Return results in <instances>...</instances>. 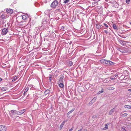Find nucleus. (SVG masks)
Returning <instances> with one entry per match:
<instances>
[{
    "instance_id": "nucleus-26",
    "label": "nucleus",
    "mask_w": 131,
    "mask_h": 131,
    "mask_svg": "<svg viewBox=\"0 0 131 131\" xmlns=\"http://www.w3.org/2000/svg\"><path fill=\"white\" fill-rule=\"evenodd\" d=\"M17 78V76H16L13 79L12 81L14 82L16 80Z\"/></svg>"
},
{
    "instance_id": "nucleus-6",
    "label": "nucleus",
    "mask_w": 131,
    "mask_h": 131,
    "mask_svg": "<svg viewBox=\"0 0 131 131\" xmlns=\"http://www.w3.org/2000/svg\"><path fill=\"white\" fill-rule=\"evenodd\" d=\"M25 109H23L18 111H17V114L18 115H20L22 114L25 112Z\"/></svg>"
},
{
    "instance_id": "nucleus-5",
    "label": "nucleus",
    "mask_w": 131,
    "mask_h": 131,
    "mask_svg": "<svg viewBox=\"0 0 131 131\" xmlns=\"http://www.w3.org/2000/svg\"><path fill=\"white\" fill-rule=\"evenodd\" d=\"M6 127L2 125H0V131H6Z\"/></svg>"
},
{
    "instance_id": "nucleus-39",
    "label": "nucleus",
    "mask_w": 131,
    "mask_h": 131,
    "mask_svg": "<svg viewBox=\"0 0 131 131\" xmlns=\"http://www.w3.org/2000/svg\"><path fill=\"white\" fill-rule=\"evenodd\" d=\"M96 27L97 28H98V25L97 24L96 25Z\"/></svg>"
},
{
    "instance_id": "nucleus-51",
    "label": "nucleus",
    "mask_w": 131,
    "mask_h": 131,
    "mask_svg": "<svg viewBox=\"0 0 131 131\" xmlns=\"http://www.w3.org/2000/svg\"><path fill=\"white\" fill-rule=\"evenodd\" d=\"M18 117V116H17V117Z\"/></svg>"
},
{
    "instance_id": "nucleus-49",
    "label": "nucleus",
    "mask_w": 131,
    "mask_h": 131,
    "mask_svg": "<svg viewBox=\"0 0 131 131\" xmlns=\"http://www.w3.org/2000/svg\"><path fill=\"white\" fill-rule=\"evenodd\" d=\"M84 131H86V130H84Z\"/></svg>"
},
{
    "instance_id": "nucleus-7",
    "label": "nucleus",
    "mask_w": 131,
    "mask_h": 131,
    "mask_svg": "<svg viewBox=\"0 0 131 131\" xmlns=\"http://www.w3.org/2000/svg\"><path fill=\"white\" fill-rule=\"evenodd\" d=\"M6 21V20H4L1 19H0V25L2 24H4Z\"/></svg>"
},
{
    "instance_id": "nucleus-16",
    "label": "nucleus",
    "mask_w": 131,
    "mask_h": 131,
    "mask_svg": "<svg viewBox=\"0 0 131 131\" xmlns=\"http://www.w3.org/2000/svg\"><path fill=\"white\" fill-rule=\"evenodd\" d=\"M109 125L108 123L106 124L105 125V127L103 128V130H105L106 129H108V126Z\"/></svg>"
},
{
    "instance_id": "nucleus-50",
    "label": "nucleus",
    "mask_w": 131,
    "mask_h": 131,
    "mask_svg": "<svg viewBox=\"0 0 131 131\" xmlns=\"http://www.w3.org/2000/svg\"><path fill=\"white\" fill-rule=\"evenodd\" d=\"M130 24H131V22H130Z\"/></svg>"
},
{
    "instance_id": "nucleus-21",
    "label": "nucleus",
    "mask_w": 131,
    "mask_h": 131,
    "mask_svg": "<svg viewBox=\"0 0 131 131\" xmlns=\"http://www.w3.org/2000/svg\"><path fill=\"white\" fill-rule=\"evenodd\" d=\"M122 130L123 131H127V128H126L124 126H123L122 127Z\"/></svg>"
},
{
    "instance_id": "nucleus-18",
    "label": "nucleus",
    "mask_w": 131,
    "mask_h": 131,
    "mask_svg": "<svg viewBox=\"0 0 131 131\" xmlns=\"http://www.w3.org/2000/svg\"><path fill=\"white\" fill-rule=\"evenodd\" d=\"M127 115V114L126 113H121V115L122 116H126Z\"/></svg>"
},
{
    "instance_id": "nucleus-42",
    "label": "nucleus",
    "mask_w": 131,
    "mask_h": 131,
    "mask_svg": "<svg viewBox=\"0 0 131 131\" xmlns=\"http://www.w3.org/2000/svg\"><path fill=\"white\" fill-rule=\"evenodd\" d=\"M2 80V79L1 78H0V81H1Z\"/></svg>"
},
{
    "instance_id": "nucleus-33",
    "label": "nucleus",
    "mask_w": 131,
    "mask_h": 131,
    "mask_svg": "<svg viewBox=\"0 0 131 131\" xmlns=\"http://www.w3.org/2000/svg\"><path fill=\"white\" fill-rule=\"evenodd\" d=\"M114 79H115V77H111L110 78V80L111 81L113 80H114Z\"/></svg>"
},
{
    "instance_id": "nucleus-10",
    "label": "nucleus",
    "mask_w": 131,
    "mask_h": 131,
    "mask_svg": "<svg viewBox=\"0 0 131 131\" xmlns=\"http://www.w3.org/2000/svg\"><path fill=\"white\" fill-rule=\"evenodd\" d=\"M63 78H64L63 76H62V77H61L59 79L58 83H61V82L63 83Z\"/></svg>"
},
{
    "instance_id": "nucleus-14",
    "label": "nucleus",
    "mask_w": 131,
    "mask_h": 131,
    "mask_svg": "<svg viewBox=\"0 0 131 131\" xmlns=\"http://www.w3.org/2000/svg\"><path fill=\"white\" fill-rule=\"evenodd\" d=\"M5 15H1V17H0V19H3L4 20H6V17H5Z\"/></svg>"
},
{
    "instance_id": "nucleus-15",
    "label": "nucleus",
    "mask_w": 131,
    "mask_h": 131,
    "mask_svg": "<svg viewBox=\"0 0 131 131\" xmlns=\"http://www.w3.org/2000/svg\"><path fill=\"white\" fill-rule=\"evenodd\" d=\"M50 92V90H47L45 92V95H46L48 94Z\"/></svg>"
},
{
    "instance_id": "nucleus-3",
    "label": "nucleus",
    "mask_w": 131,
    "mask_h": 131,
    "mask_svg": "<svg viewBox=\"0 0 131 131\" xmlns=\"http://www.w3.org/2000/svg\"><path fill=\"white\" fill-rule=\"evenodd\" d=\"M17 114V111L15 110H12L10 112V116L13 117V115Z\"/></svg>"
},
{
    "instance_id": "nucleus-45",
    "label": "nucleus",
    "mask_w": 131,
    "mask_h": 131,
    "mask_svg": "<svg viewBox=\"0 0 131 131\" xmlns=\"http://www.w3.org/2000/svg\"><path fill=\"white\" fill-rule=\"evenodd\" d=\"M26 93H25V92H24V95L25 96V94Z\"/></svg>"
},
{
    "instance_id": "nucleus-35",
    "label": "nucleus",
    "mask_w": 131,
    "mask_h": 131,
    "mask_svg": "<svg viewBox=\"0 0 131 131\" xmlns=\"http://www.w3.org/2000/svg\"><path fill=\"white\" fill-rule=\"evenodd\" d=\"M104 32H105L106 34H107L108 32V31L107 30H104Z\"/></svg>"
},
{
    "instance_id": "nucleus-32",
    "label": "nucleus",
    "mask_w": 131,
    "mask_h": 131,
    "mask_svg": "<svg viewBox=\"0 0 131 131\" xmlns=\"http://www.w3.org/2000/svg\"><path fill=\"white\" fill-rule=\"evenodd\" d=\"M113 27L114 29H116L117 28L116 26L114 24L113 25Z\"/></svg>"
},
{
    "instance_id": "nucleus-40",
    "label": "nucleus",
    "mask_w": 131,
    "mask_h": 131,
    "mask_svg": "<svg viewBox=\"0 0 131 131\" xmlns=\"http://www.w3.org/2000/svg\"><path fill=\"white\" fill-rule=\"evenodd\" d=\"M91 102V101L90 102H89V104H92V103H93V102Z\"/></svg>"
},
{
    "instance_id": "nucleus-9",
    "label": "nucleus",
    "mask_w": 131,
    "mask_h": 131,
    "mask_svg": "<svg viewBox=\"0 0 131 131\" xmlns=\"http://www.w3.org/2000/svg\"><path fill=\"white\" fill-rule=\"evenodd\" d=\"M6 12L8 13L12 14L13 12V10L11 9H7L6 10Z\"/></svg>"
},
{
    "instance_id": "nucleus-43",
    "label": "nucleus",
    "mask_w": 131,
    "mask_h": 131,
    "mask_svg": "<svg viewBox=\"0 0 131 131\" xmlns=\"http://www.w3.org/2000/svg\"><path fill=\"white\" fill-rule=\"evenodd\" d=\"M97 19H98L97 18V19L96 18L95 19V20H96V22H97Z\"/></svg>"
},
{
    "instance_id": "nucleus-29",
    "label": "nucleus",
    "mask_w": 131,
    "mask_h": 131,
    "mask_svg": "<svg viewBox=\"0 0 131 131\" xmlns=\"http://www.w3.org/2000/svg\"><path fill=\"white\" fill-rule=\"evenodd\" d=\"M52 75H51V74H50L49 75V81L50 82L51 81V78H52Z\"/></svg>"
},
{
    "instance_id": "nucleus-8",
    "label": "nucleus",
    "mask_w": 131,
    "mask_h": 131,
    "mask_svg": "<svg viewBox=\"0 0 131 131\" xmlns=\"http://www.w3.org/2000/svg\"><path fill=\"white\" fill-rule=\"evenodd\" d=\"M119 42L122 45H126L127 41L122 40H120Z\"/></svg>"
},
{
    "instance_id": "nucleus-22",
    "label": "nucleus",
    "mask_w": 131,
    "mask_h": 131,
    "mask_svg": "<svg viewBox=\"0 0 131 131\" xmlns=\"http://www.w3.org/2000/svg\"><path fill=\"white\" fill-rule=\"evenodd\" d=\"M97 98V97H94L91 100V102H94L96 100V99Z\"/></svg>"
},
{
    "instance_id": "nucleus-19",
    "label": "nucleus",
    "mask_w": 131,
    "mask_h": 131,
    "mask_svg": "<svg viewBox=\"0 0 131 131\" xmlns=\"http://www.w3.org/2000/svg\"><path fill=\"white\" fill-rule=\"evenodd\" d=\"M114 64V63L112 62L111 61L108 60V65H112Z\"/></svg>"
},
{
    "instance_id": "nucleus-12",
    "label": "nucleus",
    "mask_w": 131,
    "mask_h": 131,
    "mask_svg": "<svg viewBox=\"0 0 131 131\" xmlns=\"http://www.w3.org/2000/svg\"><path fill=\"white\" fill-rule=\"evenodd\" d=\"M115 108H113L109 112V114L111 115L115 111Z\"/></svg>"
},
{
    "instance_id": "nucleus-17",
    "label": "nucleus",
    "mask_w": 131,
    "mask_h": 131,
    "mask_svg": "<svg viewBox=\"0 0 131 131\" xmlns=\"http://www.w3.org/2000/svg\"><path fill=\"white\" fill-rule=\"evenodd\" d=\"M68 64L70 66H71L73 65V62L71 61H68Z\"/></svg>"
},
{
    "instance_id": "nucleus-48",
    "label": "nucleus",
    "mask_w": 131,
    "mask_h": 131,
    "mask_svg": "<svg viewBox=\"0 0 131 131\" xmlns=\"http://www.w3.org/2000/svg\"><path fill=\"white\" fill-rule=\"evenodd\" d=\"M62 27L63 29L64 28V26H62Z\"/></svg>"
},
{
    "instance_id": "nucleus-47",
    "label": "nucleus",
    "mask_w": 131,
    "mask_h": 131,
    "mask_svg": "<svg viewBox=\"0 0 131 131\" xmlns=\"http://www.w3.org/2000/svg\"><path fill=\"white\" fill-rule=\"evenodd\" d=\"M71 43H72V42H70V43H69L70 44H70Z\"/></svg>"
},
{
    "instance_id": "nucleus-41",
    "label": "nucleus",
    "mask_w": 131,
    "mask_h": 131,
    "mask_svg": "<svg viewBox=\"0 0 131 131\" xmlns=\"http://www.w3.org/2000/svg\"><path fill=\"white\" fill-rule=\"evenodd\" d=\"M128 91H129L131 92V89H128Z\"/></svg>"
},
{
    "instance_id": "nucleus-13",
    "label": "nucleus",
    "mask_w": 131,
    "mask_h": 131,
    "mask_svg": "<svg viewBox=\"0 0 131 131\" xmlns=\"http://www.w3.org/2000/svg\"><path fill=\"white\" fill-rule=\"evenodd\" d=\"M65 121H63L62 122V123L60 125V129L61 130L62 127H63V125H64L65 123Z\"/></svg>"
},
{
    "instance_id": "nucleus-38",
    "label": "nucleus",
    "mask_w": 131,
    "mask_h": 131,
    "mask_svg": "<svg viewBox=\"0 0 131 131\" xmlns=\"http://www.w3.org/2000/svg\"><path fill=\"white\" fill-rule=\"evenodd\" d=\"M103 92V90H101V91H100L99 92V94L100 93H102Z\"/></svg>"
},
{
    "instance_id": "nucleus-25",
    "label": "nucleus",
    "mask_w": 131,
    "mask_h": 131,
    "mask_svg": "<svg viewBox=\"0 0 131 131\" xmlns=\"http://www.w3.org/2000/svg\"><path fill=\"white\" fill-rule=\"evenodd\" d=\"M22 18L23 19L25 20L27 18V17L25 15H23L22 16Z\"/></svg>"
},
{
    "instance_id": "nucleus-31",
    "label": "nucleus",
    "mask_w": 131,
    "mask_h": 131,
    "mask_svg": "<svg viewBox=\"0 0 131 131\" xmlns=\"http://www.w3.org/2000/svg\"><path fill=\"white\" fill-rule=\"evenodd\" d=\"M74 110L73 109H72L70 111H69L68 113V114H70L71 113H72L73 111Z\"/></svg>"
},
{
    "instance_id": "nucleus-11",
    "label": "nucleus",
    "mask_w": 131,
    "mask_h": 131,
    "mask_svg": "<svg viewBox=\"0 0 131 131\" xmlns=\"http://www.w3.org/2000/svg\"><path fill=\"white\" fill-rule=\"evenodd\" d=\"M59 86L61 88H62L63 87L64 85L63 84V83H58Z\"/></svg>"
},
{
    "instance_id": "nucleus-1",
    "label": "nucleus",
    "mask_w": 131,
    "mask_h": 131,
    "mask_svg": "<svg viewBox=\"0 0 131 131\" xmlns=\"http://www.w3.org/2000/svg\"><path fill=\"white\" fill-rule=\"evenodd\" d=\"M117 49L120 52L123 53H126L128 51V49L125 47L118 48Z\"/></svg>"
},
{
    "instance_id": "nucleus-23",
    "label": "nucleus",
    "mask_w": 131,
    "mask_h": 131,
    "mask_svg": "<svg viewBox=\"0 0 131 131\" xmlns=\"http://www.w3.org/2000/svg\"><path fill=\"white\" fill-rule=\"evenodd\" d=\"M124 107L126 108H131V106L129 105H125Z\"/></svg>"
},
{
    "instance_id": "nucleus-2",
    "label": "nucleus",
    "mask_w": 131,
    "mask_h": 131,
    "mask_svg": "<svg viewBox=\"0 0 131 131\" xmlns=\"http://www.w3.org/2000/svg\"><path fill=\"white\" fill-rule=\"evenodd\" d=\"M58 2L56 0L54 1L51 5V7L53 8H55L58 5Z\"/></svg>"
},
{
    "instance_id": "nucleus-27",
    "label": "nucleus",
    "mask_w": 131,
    "mask_h": 131,
    "mask_svg": "<svg viewBox=\"0 0 131 131\" xmlns=\"http://www.w3.org/2000/svg\"><path fill=\"white\" fill-rule=\"evenodd\" d=\"M104 64H106L107 65H108V60L107 61V60H105V62L104 63Z\"/></svg>"
},
{
    "instance_id": "nucleus-37",
    "label": "nucleus",
    "mask_w": 131,
    "mask_h": 131,
    "mask_svg": "<svg viewBox=\"0 0 131 131\" xmlns=\"http://www.w3.org/2000/svg\"><path fill=\"white\" fill-rule=\"evenodd\" d=\"M115 89V88H110V90H113Z\"/></svg>"
},
{
    "instance_id": "nucleus-20",
    "label": "nucleus",
    "mask_w": 131,
    "mask_h": 131,
    "mask_svg": "<svg viewBox=\"0 0 131 131\" xmlns=\"http://www.w3.org/2000/svg\"><path fill=\"white\" fill-rule=\"evenodd\" d=\"M29 87L28 86H27L26 87L25 90L24 91L25 93H26L27 92L28 89H29Z\"/></svg>"
},
{
    "instance_id": "nucleus-4",
    "label": "nucleus",
    "mask_w": 131,
    "mask_h": 131,
    "mask_svg": "<svg viewBox=\"0 0 131 131\" xmlns=\"http://www.w3.org/2000/svg\"><path fill=\"white\" fill-rule=\"evenodd\" d=\"M8 28H4L2 30L1 34L3 35H5L6 34L8 31Z\"/></svg>"
},
{
    "instance_id": "nucleus-46",
    "label": "nucleus",
    "mask_w": 131,
    "mask_h": 131,
    "mask_svg": "<svg viewBox=\"0 0 131 131\" xmlns=\"http://www.w3.org/2000/svg\"><path fill=\"white\" fill-rule=\"evenodd\" d=\"M114 76L115 77H116V76H117V75L116 74H115L114 75Z\"/></svg>"
},
{
    "instance_id": "nucleus-24",
    "label": "nucleus",
    "mask_w": 131,
    "mask_h": 131,
    "mask_svg": "<svg viewBox=\"0 0 131 131\" xmlns=\"http://www.w3.org/2000/svg\"><path fill=\"white\" fill-rule=\"evenodd\" d=\"M105 59H103L100 60V62L101 63H102L103 64H104L105 62Z\"/></svg>"
},
{
    "instance_id": "nucleus-44",
    "label": "nucleus",
    "mask_w": 131,
    "mask_h": 131,
    "mask_svg": "<svg viewBox=\"0 0 131 131\" xmlns=\"http://www.w3.org/2000/svg\"><path fill=\"white\" fill-rule=\"evenodd\" d=\"M82 129H80L78 131H82Z\"/></svg>"
},
{
    "instance_id": "nucleus-34",
    "label": "nucleus",
    "mask_w": 131,
    "mask_h": 131,
    "mask_svg": "<svg viewBox=\"0 0 131 131\" xmlns=\"http://www.w3.org/2000/svg\"><path fill=\"white\" fill-rule=\"evenodd\" d=\"M130 1V0H126V2L127 3L129 4Z\"/></svg>"
},
{
    "instance_id": "nucleus-30",
    "label": "nucleus",
    "mask_w": 131,
    "mask_h": 131,
    "mask_svg": "<svg viewBox=\"0 0 131 131\" xmlns=\"http://www.w3.org/2000/svg\"><path fill=\"white\" fill-rule=\"evenodd\" d=\"M104 26H105L106 27V28H104V29H107V28L108 27V26L106 24H105V23L104 24Z\"/></svg>"
},
{
    "instance_id": "nucleus-36",
    "label": "nucleus",
    "mask_w": 131,
    "mask_h": 131,
    "mask_svg": "<svg viewBox=\"0 0 131 131\" xmlns=\"http://www.w3.org/2000/svg\"><path fill=\"white\" fill-rule=\"evenodd\" d=\"M73 127H72V128H71L69 129V131H72V130H73Z\"/></svg>"
},
{
    "instance_id": "nucleus-28",
    "label": "nucleus",
    "mask_w": 131,
    "mask_h": 131,
    "mask_svg": "<svg viewBox=\"0 0 131 131\" xmlns=\"http://www.w3.org/2000/svg\"><path fill=\"white\" fill-rule=\"evenodd\" d=\"M69 2V0H66L64 1V3L66 4Z\"/></svg>"
}]
</instances>
